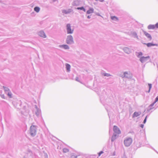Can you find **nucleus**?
Instances as JSON below:
<instances>
[{"instance_id":"7c9ffc66","label":"nucleus","mask_w":158,"mask_h":158,"mask_svg":"<svg viewBox=\"0 0 158 158\" xmlns=\"http://www.w3.org/2000/svg\"><path fill=\"white\" fill-rule=\"evenodd\" d=\"M99 1L101 2H102L104 1V0H99Z\"/></svg>"},{"instance_id":"b1692460","label":"nucleus","mask_w":158,"mask_h":158,"mask_svg":"<svg viewBox=\"0 0 158 158\" xmlns=\"http://www.w3.org/2000/svg\"><path fill=\"white\" fill-rule=\"evenodd\" d=\"M77 9L78 10L80 9L81 10H83L85 11V9L83 7H78L77 8Z\"/></svg>"},{"instance_id":"4be33fe9","label":"nucleus","mask_w":158,"mask_h":158,"mask_svg":"<svg viewBox=\"0 0 158 158\" xmlns=\"http://www.w3.org/2000/svg\"><path fill=\"white\" fill-rule=\"evenodd\" d=\"M102 74L105 76L109 77L110 76V74L109 73H103Z\"/></svg>"},{"instance_id":"5701e85b","label":"nucleus","mask_w":158,"mask_h":158,"mask_svg":"<svg viewBox=\"0 0 158 158\" xmlns=\"http://www.w3.org/2000/svg\"><path fill=\"white\" fill-rule=\"evenodd\" d=\"M148 86H149V90L148 92H149L150 91V89L152 88V84H148Z\"/></svg>"},{"instance_id":"393cba45","label":"nucleus","mask_w":158,"mask_h":158,"mask_svg":"<svg viewBox=\"0 0 158 158\" xmlns=\"http://www.w3.org/2000/svg\"><path fill=\"white\" fill-rule=\"evenodd\" d=\"M63 151L64 152L66 153L68 152L69 150L68 149H63Z\"/></svg>"},{"instance_id":"bb28decb","label":"nucleus","mask_w":158,"mask_h":158,"mask_svg":"<svg viewBox=\"0 0 158 158\" xmlns=\"http://www.w3.org/2000/svg\"><path fill=\"white\" fill-rule=\"evenodd\" d=\"M8 95L9 97L10 98L11 97V94L10 92H8Z\"/></svg>"},{"instance_id":"dca6fc26","label":"nucleus","mask_w":158,"mask_h":158,"mask_svg":"<svg viewBox=\"0 0 158 158\" xmlns=\"http://www.w3.org/2000/svg\"><path fill=\"white\" fill-rule=\"evenodd\" d=\"M93 11L94 10L93 9H90L87 11V13L88 14H90L93 13Z\"/></svg>"},{"instance_id":"7ed1b4c3","label":"nucleus","mask_w":158,"mask_h":158,"mask_svg":"<svg viewBox=\"0 0 158 158\" xmlns=\"http://www.w3.org/2000/svg\"><path fill=\"white\" fill-rule=\"evenodd\" d=\"M67 29L68 34H72L73 33V30L71 29L70 24H68L67 25Z\"/></svg>"},{"instance_id":"9d476101","label":"nucleus","mask_w":158,"mask_h":158,"mask_svg":"<svg viewBox=\"0 0 158 158\" xmlns=\"http://www.w3.org/2000/svg\"><path fill=\"white\" fill-rule=\"evenodd\" d=\"M144 34L148 38H149L150 40H151L152 39V37L151 35L149 34L148 33H147V32L146 31L144 32Z\"/></svg>"},{"instance_id":"ddd939ff","label":"nucleus","mask_w":158,"mask_h":158,"mask_svg":"<svg viewBox=\"0 0 158 158\" xmlns=\"http://www.w3.org/2000/svg\"><path fill=\"white\" fill-rule=\"evenodd\" d=\"M66 68L67 71L69 72L70 71V66L69 64H66Z\"/></svg>"},{"instance_id":"423d86ee","label":"nucleus","mask_w":158,"mask_h":158,"mask_svg":"<svg viewBox=\"0 0 158 158\" xmlns=\"http://www.w3.org/2000/svg\"><path fill=\"white\" fill-rule=\"evenodd\" d=\"M113 131L115 133L118 134H120L121 133L119 129L116 126H114Z\"/></svg>"},{"instance_id":"2eb2a0df","label":"nucleus","mask_w":158,"mask_h":158,"mask_svg":"<svg viewBox=\"0 0 158 158\" xmlns=\"http://www.w3.org/2000/svg\"><path fill=\"white\" fill-rule=\"evenodd\" d=\"M111 18L112 20H115V21L118 20V18L117 17H116L115 16H111Z\"/></svg>"},{"instance_id":"aec40b11","label":"nucleus","mask_w":158,"mask_h":158,"mask_svg":"<svg viewBox=\"0 0 158 158\" xmlns=\"http://www.w3.org/2000/svg\"><path fill=\"white\" fill-rule=\"evenodd\" d=\"M71 11V10H69V11H67L66 10H63L62 11L63 13H64L66 14L70 13Z\"/></svg>"},{"instance_id":"cd10ccee","label":"nucleus","mask_w":158,"mask_h":158,"mask_svg":"<svg viewBox=\"0 0 158 158\" xmlns=\"http://www.w3.org/2000/svg\"><path fill=\"white\" fill-rule=\"evenodd\" d=\"M156 28H158V23H156L155 24Z\"/></svg>"},{"instance_id":"473e14b6","label":"nucleus","mask_w":158,"mask_h":158,"mask_svg":"<svg viewBox=\"0 0 158 158\" xmlns=\"http://www.w3.org/2000/svg\"><path fill=\"white\" fill-rule=\"evenodd\" d=\"M87 17L88 18H90V17L89 16H88Z\"/></svg>"},{"instance_id":"412c9836","label":"nucleus","mask_w":158,"mask_h":158,"mask_svg":"<svg viewBox=\"0 0 158 158\" xmlns=\"http://www.w3.org/2000/svg\"><path fill=\"white\" fill-rule=\"evenodd\" d=\"M143 55L142 53L141 52H140L138 53V57H140Z\"/></svg>"},{"instance_id":"39448f33","label":"nucleus","mask_w":158,"mask_h":158,"mask_svg":"<svg viewBox=\"0 0 158 158\" xmlns=\"http://www.w3.org/2000/svg\"><path fill=\"white\" fill-rule=\"evenodd\" d=\"M73 42V41L72 36L70 35L68 36L67 39V43L68 44H71Z\"/></svg>"},{"instance_id":"f8f14e48","label":"nucleus","mask_w":158,"mask_h":158,"mask_svg":"<svg viewBox=\"0 0 158 158\" xmlns=\"http://www.w3.org/2000/svg\"><path fill=\"white\" fill-rule=\"evenodd\" d=\"M60 47L63 48L65 49H69V46L67 45H62L60 46Z\"/></svg>"},{"instance_id":"f03ea898","label":"nucleus","mask_w":158,"mask_h":158,"mask_svg":"<svg viewBox=\"0 0 158 158\" xmlns=\"http://www.w3.org/2000/svg\"><path fill=\"white\" fill-rule=\"evenodd\" d=\"M132 139L131 138H128L125 139L124 141V144L125 146H129L132 143Z\"/></svg>"},{"instance_id":"9b49d317","label":"nucleus","mask_w":158,"mask_h":158,"mask_svg":"<svg viewBox=\"0 0 158 158\" xmlns=\"http://www.w3.org/2000/svg\"><path fill=\"white\" fill-rule=\"evenodd\" d=\"M144 44H146L147 46L148 47H150L152 46L157 45L156 44H154L151 43H148L147 44L144 43Z\"/></svg>"},{"instance_id":"a878e982","label":"nucleus","mask_w":158,"mask_h":158,"mask_svg":"<svg viewBox=\"0 0 158 158\" xmlns=\"http://www.w3.org/2000/svg\"><path fill=\"white\" fill-rule=\"evenodd\" d=\"M4 87L5 90L6 91H9V89L8 88L5 87Z\"/></svg>"},{"instance_id":"a211bd4d","label":"nucleus","mask_w":158,"mask_h":158,"mask_svg":"<svg viewBox=\"0 0 158 158\" xmlns=\"http://www.w3.org/2000/svg\"><path fill=\"white\" fill-rule=\"evenodd\" d=\"M34 10L36 12H38L40 11V8L38 7H35L34 8Z\"/></svg>"},{"instance_id":"72a5a7b5","label":"nucleus","mask_w":158,"mask_h":158,"mask_svg":"<svg viewBox=\"0 0 158 158\" xmlns=\"http://www.w3.org/2000/svg\"><path fill=\"white\" fill-rule=\"evenodd\" d=\"M143 125H142V126L141 127H143Z\"/></svg>"},{"instance_id":"4468645a","label":"nucleus","mask_w":158,"mask_h":158,"mask_svg":"<svg viewBox=\"0 0 158 158\" xmlns=\"http://www.w3.org/2000/svg\"><path fill=\"white\" fill-rule=\"evenodd\" d=\"M124 77H131V74L130 73H127L125 72L124 73Z\"/></svg>"},{"instance_id":"f257e3e1","label":"nucleus","mask_w":158,"mask_h":158,"mask_svg":"<svg viewBox=\"0 0 158 158\" xmlns=\"http://www.w3.org/2000/svg\"><path fill=\"white\" fill-rule=\"evenodd\" d=\"M30 133L32 136H34L36 134V127L34 125L31 126L30 128Z\"/></svg>"},{"instance_id":"1a4fd4ad","label":"nucleus","mask_w":158,"mask_h":158,"mask_svg":"<svg viewBox=\"0 0 158 158\" xmlns=\"http://www.w3.org/2000/svg\"><path fill=\"white\" fill-rule=\"evenodd\" d=\"M39 35L40 36L43 37L45 38L46 37V35H45L44 32L42 31H41L39 32Z\"/></svg>"},{"instance_id":"f704fd0d","label":"nucleus","mask_w":158,"mask_h":158,"mask_svg":"<svg viewBox=\"0 0 158 158\" xmlns=\"http://www.w3.org/2000/svg\"><path fill=\"white\" fill-rule=\"evenodd\" d=\"M96 1H98V0H96Z\"/></svg>"},{"instance_id":"0eeeda50","label":"nucleus","mask_w":158,"mask_h":158,"mask_svg":"<svg viewBox=\"0 0 158 158\" xmlns=\"http://www.w3.org/2000/svg\"><path fill=\"white\" fill-rule=\"evenodd\" d=\"M141 113L140 112H135L133 114V118L137 117L140 115Z\"/></svg>"},{"instance_id":"6e6552de","label":"nucleus","mask_w":158,"mask_h":158,"mask_svg":"<svg viewBox=\"0 0 158 158\" xmlns=\"http://www.w3.org/2000/svg\"><path fill=\"white\" fill-rule=\"evenodd\" d=\"M148 28L149 30L154 29L156 28V25H150L148 26Z\"/></svg>"},{"instance_id":"c756f323","label":"nucleus","mask_w":158,"mask_h":158,"mask_svg":"<svg viewBox=\"0 0 158 158\" xmlns=\"http://www.w3.org/2000/svg\"><path fill=\"white\" fill-rule=\"evenodd\" d=\"M102 153V152H99V156L100 155H101Z\"/></svg>"},{"instance_id":"f3484780","label":"nucleus","mask_w":158,"mask_h":158,"mask_svg":"<svg viewBox=\"0 0 158 158\" xmlns=\"http://www.w3.org/2000/svg\"><path fill=\"white\" fill-rule=\"evenodd\" d=\"M158 101V96H157L156 98L155 101L152 103V104H151L150 105V106H152L154 104Z\"/></svg>"},{"instance_id":"2f4dec72","label":"nucleus","mask_w":158,"mask_h":158,"mask_svg":"<svg viewBox=\"0 0 158 158\" xmlns=\"http://www.w3.org/2000/svg\"><path fill=\"white\" fill-rule=\"evenodd\" d=\"M78 77H77V78H76V80L77 81H78Z\"/></svg>"},{"instance_id":"c85d7f7f","label":"nucleus","mask_w":158,"mask_h":158,"mask_svg":"<svg viewBox=\"0 0 158 158\" xmlns=\"http://www.w3.org/2000/svg\"><path fill=\"white\" fill-rule=\"evenodd\" d=\"M146 118H147V117H146V118H145V119L144 120L143 123H146Z\"/></svg>"},{"instance_id":"6ab92c4d","label":"nucleus","mask_w":158,"mask_h":158,"mask_svg":"<svg viewBox=\"0 0 158 158\" xmlns=\"http://www.w3.org/2000/svg\"><path fill=\"white\" fill-rule=\"evenodd\" d=\"M117 138V135H113L111 138V140L112 141H114L115 139H116Z\"/></svg>"},{"instance_id":"20e7f679","label":"nucleus","mask_w":158,"mask_h":158,"mask_svg":"<svg viewBox=\"0 0 158 158\" xmlns=\"http://www.w3.org/2000/svg\"><path fill=\"white\" fill-rule=\"evenodd\" d=\"M149 58V56L146 57L143 56L140 57V60L142 63H143L147 61Z\"/></svg>"}]
</instances>
